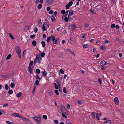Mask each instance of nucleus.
Masks as SVG:
<instances>
[{
  "mask_svg": "<svg viewBox=\"0 0 124 124\" xmlns=\"http://www.w3.org/2000/svg\"><path fill=\"white\" fill-rule=\"evenodd\" d=\"M16 52L17 54L18 57L20 59L21 57V50L19 46H16L15 48Z\"/></svg>",
  "mask_w": 124,
  "mask_h": 124,
  "instance_id": "f257e3e1",
  "label": "nucleus"
},
{
  "mask_svg": "<svg viewBox=\"0 0 124 124\" xmlns=\"http://www.w3.org/2000/svg\"><path fill=\"white\" fill-rule=\"evenodd\" d=\"M41 117L38 116H35L33 118L34 121L38 124H40L41 122Z\"/></svg>",
  "mask_w": 124,
  "mask_h": 124,
  "instance_id": "f03ea898",
  "label": "nucleus"
},
{
  "mask_svg": "<svg viewBox=\"0 0 124 124\" xmlns=\"http://www.w3.org/2000/svg\"><path fill=\"white\" fill-rule=\"evenodd\" d=\"M12 116H13L18 117L19 118H21L22 116L20 114L16 113H13Z\"/></svg>",
  "mask_w": 124,
  "mask_h": 124,
  "instance_id": "7ed1b4c3",
  "label": "nucleus"
},
{
  "mask_svg": "<svg viewBox=\"0 0 124 124\" xmlns=\"http://www.w3.org/2000/svg\"><path fill=\"white\" fill-rule=\"evenodd\" d=\"M23 120L26 122H29V120L26 117H23L22 116H21V118Z\"/></svg>",
  "mask_w": 124,
  "mask_h": 124,
  "instance_id": "20e7f679",
  "label": "nucleus"
},
{
  "mask_svg": "<svg viewBox=\"0 0 124 124\" xmlns=\"http://www.w3.org/2000/svg\"><path fill=\"white\" fill-rule=\"evenodd\" d=\"M114 102L116 104H118L119 103V101L118 98L117 97H116L114 99Z\"/></svg>",
  "mask_w": 124,
  "mask_h": 124,
  "instance_id": "39448f33",
  "label": "nucleus"
},
{
  "mask_svg": "<svg viewBox=\"0 0 124 124\" xmlns=\"http://www.w3.org/2000/svg\"><path fill=\"white\" fill-rule=\"evenodd\" d=\"M68 10H67L66 11V12H65V13L64 14H63L62 15V19H63V18H64V17L66 16H67V15H68Z\"/></svg>",
  "mask_w": 124,
  "mask_h": 124,
  "instance_id": "423d86ee",
  "label": "nucleus"
},
{
  "mask_svg": "<svg viewBox=\"0 0 124 124\" xmlns=\"http://www.w3.org/2000/svg\"><path fill=\"white\" fill-rule=\"evenodd\" d=\"M51 17L52 21V22H55V16L53 15H52Z\"/></svg>",
  "mask_w": 124,
  "mask_h": 124,
  "instance_id": "0eeeda50",
  "label": "nucleus"
},
{
  "mask_svg": "<svg viewBox=\"0 0 124 124\" xmlns=\"http://www.w3.org/2000/svg\"><path fill=\"white\" fill-rule=\"evenodd\" d=\"M28 69L29 73L31 74H32L33 72V71L31 68V67H30V66H29Z\"/></svg>",
  "mask_w": 124,
  "mask_h": 124,
  "instance_id": "6e6552de",
  "label": "nucleus"
},
{
  "mask_svg": "<svg viewBox=\"0 0 124 124\" xmlns=\"http://www.w3.org/2000/svg\"><path fill=\"white\" fill-rule=\"evenodd\" d=\"M59 39V38H58L55 39V40L53 41V43L55 44H57V42H58Z\"/></svg>",
  "mask_w": 124,
  "mask_h": 124,
  "instance_id": "1a4fd4ad",
  "label": "nucleus"
},
{
  "mask_svg": "<svg viewBox=\"0 0 124 124\" xmlns=\"http://www.w3.org/2000/svg\"><path fill=\"white\" fill-rule=\"evenodd\" d=\"M71 26V28L73 30H74L76 27V25L75 24H72Z\"/></svg>",
  "mask_w": 124,
  "mask_h": 124,
  "instance_id": "9d476101",
  "label": "nucleus"
},
{
  "mask_svg": "<svg viewBox=\"0 0 124 124\" xmlns=\"http://www.w3.org/2000/svg\"><path fill=\"white\" fill-rule=\"evenodd\" d=\"M61 106L62 111H63L66 110L63 104H62Z\"/></svg>",
  "mask_w": 124,
  "mask_h": 124,
  "instance_id": "9b49d317",
  "label": "nucleus"
},
{
  "mask_svg": "<svg viewBox=\"0 0 124 124\" xmlns=\"http://www.w3.org/2000/svg\"><path fill=\"white\" fill-rule=\"evenodd\" d=\"M73 14V10H70L69 11V16H71Z\"/></svg>",
  "mask_w": 124,
  "mask_h": 124,
  "instance_id": "f8f14e48",
  "label": "nucleus"
},
{
  "mask_svg": "<svg viewBox=\"0 0 124 124\" xmlns=\"http://www.w3.org/2000/svg\"><path fill=\"white\" fill-rule=\"evenodd\" d=\"M39 21L38 22V23L39 26L41 27L42 25V23L41 22V20L40 19H39Z\"/></svg>",
  "mask_w": 124,
  "mask_h": 124,
  "instance_id": "ddd939ff",
  "label": "nucleus"
},
{
  "mask_svg": "<svg viewBox=\"0 0 124 124\" xmlns=\"http://www.w3.org/2000/svg\"><path fill=\"white\" fill-rule=\"evenodd\" d=\"M83 46L84 48H87L89 47V45L88 44L83 45Z\"/></svg>",
  "mask_w": 124,
  "mask_h": 124,
  "instance_id": "4468645a",
  "label": "nucleus"
},
{
  "mask_svg": "<svg viewBox=\"0 0 124 124\" xmlns=\"http://www.w3.org/2000/svg\"><path fill=\"white\" fill-rule=\"evenodd\" d=\"M57 108L58 112L59 113H61L62 112V110L61 109V106H58Z\"/></svg>",
  "mask_w": 124,
  "mask_h": 124,
  "instance_id": "2eb2a0df",
  "label": "nucleus"
},
{
  "mask_svg": "<svg viewBox=\"0 0 124 124\" xmlns=\"http://www.w3.org/2000/svg\"><path fill=\"white\" fill-rule=\"evenodd\" d=\"M111 122L109 120H107L104 122V124H110Z\"/></svg>",
  "mask_w": 124,
  "mask_h": 124,
  "instance_id": "dca6fc26",
  "label": "nucleus"
},
{
  "mask_svg": "<svg viewBox=\"0 0 124 124\" xmlns=\"http://www.w3.org/2000/svg\"><path fill=\"white\" fill-rule=\"evenodd\" d=\"M53 1V0H47V1L48 4H52Z\"/></svg>",
  "mask_w": 124,
  "mask_h": 124,
  "instance_id": "f3484780",
  "label": "nucleus"
},
{
  "mask_svg": "<svg viewBox=\"0 0 124 124\" xmlns=\"http://www.w3.org/2000/svg\"><path fill=\"white\" fill-rule=\"evenodd\" d=\"M106 63L105 61H102L100 63V64L101 65H103L106 64Z\"/></svg>",
  "mask_w": 124,
  "mask_h": 124,
  "instance_id": "a211bd4d",
  "label": "nucleus"
},
{
  "mask_svg": "<svg viewBox=\"0 0 124 124\" xmlns=\"http://www.w3.org/2000/svg\"><path fill=\"white\" fill-rule=\"evenodd\" d=\"M105 46H102L100 47V49L101 50H103L105 48Z\"/></svg>",
  "mask_w": 124,
  "mask_h": 124,
  "instance_id": "6ab92c4d",
  "label": "nucleus"
},
{
  "mask_svg": "<svg viewBox=\"0 0 124 124\" xmlns=\"http://www.w3.org/2000/svg\"><path fill=\"white\" fill-rule=\"evenodd\" d=\"M51 38V37L50 36L47 37L46 40L47 42L48 43L49 42Z\"/></svg>",
  "mask_w": 124,
  "mask_h": 124,
  "instance_id": "aec40b11",
  "label": "nucleus"
},
{
  "mask_svg": "<svg viewBox=\"0 0 124 124\" xmlns=\"http://www.w3.org/2000/svg\"><path fill=\"white\" fill-rule=\"evenodd\" d=\"M41 44L42 45V46L43 47H44L45 46V42L44 41H42L41 42Z\"/></svg>",
  "mask_w": 124,
  "mask_h": 124,
  "instance_id": "412c9836",
  "label": "nucleus"
},
{
  "mask_svg": "<svg viewBox=\"0 0 124 124\" xmlns=\"http://www.w3.org/2000/svg\"><path fill=\"white\" fill-rule=\"evenodd\" d=\"M40 54L38 55H37L36 56V58H37V60L40 59V60L42 59L40 57Z\"/></svg>",
  "mask_w": 124,
  "mask_h": 124,
  "instance_id": "4be33fe9",
  "label": "nucleus"
},
{
  "mask_svg": "<svg viewBox=\"0 0 124 124\" xmlns=\"http://www.w3.org/2000/svg\"><path fill=\"white\" fill-rule=\"evenodd\" d=\"M32 44L34 46H35L36 45V41L35 40H33L32 42Z\"/></svg>",
  "mask_w": 124,
  "mask_h": 124,
  "instance_id": "5701e85b",
  "label": "nucleus"
},
{
  "mask_svg": "<svg viewBox=\"0 0 124 124\" xmlns=\"http://www.w3.org/2000/svg\"><path fill=\"white\" fill-rule=\"evenodd\" d=\"M6 122L7 124H15L14 122H11L8 121H7Z\"/></svg>",
  "mask_w": 124,
  "mask_h": 124,
  "instance_id": "b1692460",
  "label": "nucleus"
},
{
  "mask_svg": "<svg viewBox=\"0 0 124 124\" xmlns=\"http://www.w3.org/2000/svg\"><path fill=\"white\" fill-rule=\"evenodd\" d=\"M22 94V93H19L16 95V96L17 97L19 98L21 96Z\"/></svg>",
  "mask_w": 124,
  "mask_h": 124,
  "instance_id": "393cba45",
  "label": "nucleus"
},
{
  "mask_svg": "<svg viewBox=\"0 0 124 124\" xmlns=\"http://www.w3.org/2000/svg\"><path fill=\"white\" fill-rule=\"evenodd\" d=\"M11 54H9L8 55V56H7L6 58V59L7 60H8L10 58H11Z\"/></svg>",
  "mask_w": 124,
  "mask_h": 124,
  "instance_id": "a878e982",
  "label": "nucleus"
},
{
  "mask_svg": "<svg viewBox=\"0 0 124 124\" xmlns=\"http://www.w3.org/2000/svg\"><path fill=\"white\" fill-rule=\"evenodd\" d=\"M42 5L41 4H39L37 6V8L39 9H40L41 8Z\"/></svg>",
  "mask_w": 124,
  "mask_h": 124,
  "instance_id": "bb28decb",
  "label": "nucleus"
},
{
  "mask_svg": "<svg viewBox=\"0 0 124 124\" xmlns=\"http://www.w3.org/2000/svg\"><path fill=\"white\" fill-rule=\"evenodd\" d=\"M35 78L37 79L40 80L41 79V78L39 77L38 74H36Z\"/></svg>",
  "mask_w": 124,
  "mask_h": 124,
  "instance_id": "cd10ccee",
  "label": "nucleus"
},
{
  "mask_svg": "<svg viewBox=\"0 0 124 124\" xmlns=\"http://www.w3.org/2000/svg\"><path fill=\"white\" fill-rule=\"evenodd\" d=\"M54 85H55V88L56 89H57L58 88V85L56 83H54Z\"/></svg>",
  "mask_w": 124,
  "mask_h": 124,
  "instance_id": "c85d7f7f",
  "label": "nucleus"
},
{
  "mask_svg": "<svg viewBox=\"0 0 124 124\" xmlns=\"http://www.w3.org/2000/svg\"><path fill=\"white\" fill-rule=\"evenodd\" d=\"M15 85L14 83H11L10 84V87L11 88H13L14 87Z\"/></svg>",
  "mask_w": 124,
  "mask_h": 124,
  "instance_id": "c756f323",
  "label": "nucleus"
},
{
  "mask_svg": "<svg viewBox=\"0 0 124 124\" xmlns=\"http://www.w3.org/2000/svg\"><path fill=\"white\" fill-rule=\"evenodd\" d=\"M42 73L43 75L44 76H46L47 74V73L45 71H42Z\"/></svg>",
  "mask_w": 124,
  "mask_h": 124,
  "instance_id": "7c9ffc66",
  "label": "nucleus"
},
{
  "mask_svg": "<svg viewBox=\"0 0 124 124\" xmlns=\"http://www.w3.org/2000/svg\"><path fill=\"white\" fill-rule=\"evenodd\" d=\"M91 115L92 117L94 118L95 116V112H92L91 114Z\"/></svg>",
  "mask_w": 124,
  "mask_h": 124,
  "instance_id": "2f4dec72",
  "label": "nucleus"
},
{
  "mask_svg": "<svg viewBox=\"0 0 124 124\" xmlns=\"http://www.w3.org/2000/svg\"><path fill=\"white\" fill-rule=\"evenodd\" d=\"M62 111L63 112V113H64V114H65L66 115H68L69 114L66 110H65L63 111Z\"/></svg>",
  "mask_w": 124,
  "mask_h": 124,
  "instance_id": "473e14b6",
  "label": "nucleus"
},
{
  "mask_svg": "<svg viewBox=\"0 0 124 124\" xmlns=\"http://www.w3.org/2000/svg\"><path fill=\"white\" fill-rule=\"evenodd\" d=\"M5 88L6 90H7L8 89L9 87L8 86L7 84H6L5 85Z\"/></svg>",
  "mask_w": 124,
  "mask_h": 124,
  "instance_id": "72a5a7b5",
  "label": "nucleus"
},
{
  "mask_svg": "<svg viewBox=\"0 0 124 124\" xmlns=\"http://www.w3.org/2000/svg\"><path fill=\"white\" fill-rule=\"evenodd\" d=\"M51 37L52 39V41H54L55 39L54 36L53 35H52Z\"/></svg>",
  "mask_w": 124,
  "mask_h": 124,
  "instance_id": "f704fd0d",
  "label": "nucleus"
},
{
  "mask_svg": "<svg viewBox=\"0 0 124 124\" xmlns=\"http://www.w3.org/2000/svg\"><path fill=\"white\" fill-rule=\"evenodd\" d=\"M53 94V91L52 90H51V91L49 92L48 95L49 96H51Z\"/></svg>",
  "mask_w": 124,
  "mask_h": 124,
  "instance_id": "c9c22d12",
  "label": "nucleus"
},
{
  "mask_svg": "<svg viewBox=\"0 0 124 124\" xmlns=\"http://www.w3.org/2000/svg\"><path fill=\"white\" fill-rule=\"evenodd\" d=\"M71 16H69V15L68 16V19L69 21H71V20L72 19V18L71 17Z\"/></svg>",
  "mask_w": 124,
  "mask_h": 124,
  "instance_id": "e433bc0d",
  "label": "nucleus"
},
{
  "mask_svg": "<svg viewBox=\"0 0 124 124\" xmlns=\"http://www.w3.org/2000/svg\"><path fill=\"white\" fill-rule=\"evenodd\" d=\"M36 72L37 74H39L40 73V70L39 69H37L36 70Z\"/></svg>",
  "mask_w": 124,
  "mask_h": 124,
  "instance_id": "4c0bfd02",
  "label": "nucleus"
},
{
  "mask_svg": "<svg viewBox=\"0 0 124 124\" xmlns=\"http://www.w3.org/2000/svg\"><path fill=\"white\" fill-rule=\"evenodd\" d=\"M33 62H34L33 61H32L31 62H30L29 66H30V67H31V66L33 65Z\"/></svg>",
  "mask_w": 124,
  "mask_h": 124,
  "instance_id": "58836bf2",
  "label": "nucleus"
},
{
  "mask_svg": "<svg viewBox=\"0 0 124 124\" xmlns=\"http://www.w3.org/2000/svg\"><path fill=\"white\" fill-rule=\"evenodd\" d=\"M8 34H9V35L11 38L12 39H14V38L11 34L9 33H8Z\"/></svg>",
  "mask_w": 124,
  "mask_h": 124,
  "instance_id": "ea45409f",
  "label": "nucleus"
},
{
  "mask_svg": "<svg viewBox=\"0 0 124 124\" xmlns=\"http://www.w3.org/2000/svg\"><path fill=\"white\" fill-rule=\"evenodd\" d=\"M45 53H44V52H43L42 53H41V56L42 57H44V56L45 55Z\"/></svg>",
  "mask_w": 124,
  "mask_h": 124,
  "instance_id": "a19ab883",
  "label": "nucleus"
},
{
  "mask_svg": "<svg viewBox=\"0 0 124 124\" xmlns=\"http://www.w3.org/2000/svg\"><path fill=\"white\" fill-rule=\"evenodd\" d=\"M68 52L70 54H73V55H75V54L74 52L71 51L70 50H69V49H68Z\"/></svg>",
  "mask_w": 124,
  "mask_h": 124,
  "instance_id": "79ce46f5",
  "label": "nucleus"
},
{
  "mask_svg": "<svg viewBox=\"0 0 124 124\" xmlns=\"http://www.w3.org/2000/svg\"><path fill=\"white\" fill-rule=\"evenodd\" d=\"M39 83V81L38 80H37L35 81V84L36 85H38Z\"/></svg>",
  "mask_w": 124,
  "mask_h": 124,
  "instance_id": "37998d69",
  "label": "nucleus"
},
{
  "mask_svg": "<svg viewBox=\"0 0 124 124\" xmlns=\"http://www.w3.org/2000/svg\"><path fill=\"white\" fill-rule=\"evenodd\" d=\"M8 93L9 94H11L13 93V91L12 90H10L8 91Z\"/></svg>",
  "mask_w": 124,
  "mask_h": 124,
  "instance_id": "c03bdc74",
  "label": "nucleus"
},
{
  "mask_svg": "<svg viewBox=\"0 0 124 124\" xmlns=\"http://www.w3.org/2000/svg\"><path fill=\"white\" fill-rule=\"evenodd\" d=\"M63 92L64 93H67V91L66 88L65 87H64L63 88Z\"/></svg>",
  "mask_w": 124,
  "mask_h": 124,
  "instance_id": "a18cd8bd",
  "label": "nucleus"
},
{
  "mask_svg": "<svg viewBox=\"0 0 124 124\" xmlns=\"http://www.w3.org/2000/svg\"><path fill=\"white\" fill-rule=\"evenodd\" d=\"M60 71L62 74H64V72L62 69H60Z\"/></svg>",
  "mask_w": 124,
  "mask_h": 124,
  "instance_id": "49530a36",
  "label": "nucleus"
},
{
  "mask_svg": "<svg viewBox=\"0 0 124 124\" xmlns=\"http://www.w3.org/2000/svg\"><path fill=\"white\" fill-rule=\"evenodd\" d=\"M55 92L56 93L57 95H59V93L58 91L57 90H56L55 91Z\"/></svg>",
  "mask_w": 124,
  "mask_h": 124,
  "instance_id": "de8ad7c7",
  "label": "nucleus"
},
{
  "mask_svg": "<svg viewBox=\"0 0 124 124\" xmlns=\"http://www.w3.org/2000/svg\"><path fill=\"white\" fill-rule=\"evenodd\" d=\"M26 49H25L23 52V56L25 54H26Z\"/></svg>",
  "mask_w": 124,
  "mask_h": 124,
  "instance_id": "09e8293b",
  "label": "nucleus"
},
{
  "mask_svg": "<svg viewBox=\"0 0 124 124\" xmlns=\"http://www.w3.org/2000/svg\"><path fill=\"white\" fill-rule=\"evenodd\" d=\"M42 117L45 119H46L47 118V117L46 115H44Z\"/></svg>",
  "mask_w": 124,
  "mask_h": 124,
  "instance_id": "8fccbe9b",
  "label": "nucleus"
},
{
  "mask_svg": "<svg viewBox=\"0 0 124 124\" xmlns=\"http://www.w3.org/2000/svg\"><path fill=\"white\" fill-rule=\"evenodd\" d=\"M38 31V29L36 27L34 28V31L35 33H36Z\"/></svg>",
  "mask_w": 124,
  "mask_h": 124,
  "instance_id": "3c124183",
  "label": "nucleus"
},
{
  "mask_svg": "<svg viewBox=\"0 0 124 124\" xmlns=\"http://www.w3.org/2000/svg\"><path fill=\"white\" fill-rule=\"evenodd\" d=\"M90 12L92 13H93V14H95L96 13H95V11H94L93 10V9H91L90 10Z\"/></svg>",
  "mask_w": 124,
  "mask_h": 124,
  "instance_id": "603ef678",
  "label": "nucleus"
},
{
  "mask_svg": "<svg viewBox=\"0 0 124 124\" xmlns=\"http://www.w3.org/2000/svg\"><path fill=\"white\" fill-rule=\"evenodd\" d=\"M73 2L72 1H70L69 2L68 5H69V6H71L73 4Z\"/></svg>",
  "mask_w": 124,
  "mask_h": 124,
  "instance_id": "864d4df0",
  "label": "nucleus"
},
{
  "mask_svg": "<svg viewBox=\"0 0 124 124\" xmlns=\"http://www.w3.org/2000/svg\"><path fill=\"white\" fill-rule=\"evenodd\" d=\"M35 36V35L34 34H33V35H31L30 36V38L31 39H33L34 38Z\"/></svg>",
  "mask_w": 124,
  "mask_h": 124,
  "instance_id": "5fc2aeb1",
  "label": "nucleus"
},
{
  "mask_svg": "<svg viewBox=\"0 0 124 124\" xmlns=\"http://www.w3.org/2000/svg\"><path fill=\"white\" fill-rule=\"evenodd\" d=\"M54 12V11L52 10H51L50 11H49V13L50 14H53Z\"/></svg>",
  "mask_w": 124,
  "mask_h": 124,
  "instance_id": "6e6d98bb",
  "label": "nucleus"
},
{
  "mask_svg": "<svg viewBox=\"0 0 124 124\" xmlns=\"http://www.w3.org/2000/svg\"><path fill=\"white\" fill-rule=\"evenodd\" d=\"M65 12V10L64 9L62 10L61 11V13L62 14H64Z\"/></svg>",
  "mask_w": 124,
  "mask_h": 124,
  "instance_id": "4d7b16f0",
  "label": "nucleus"
},
{
  "mask_svg": "<svg viewBox=\"0 0 124 124\" xmlns=\"http://www.w3.org/2000/svg\"><path fill=\"white\" fill-rule=\"evenodd\" d=\"M78 103L79 104H81L82 103V101L81 100H79L78 101Z\"/></svg>",
  "mask_w": 124,
  "mask_h": 124,
  "instance_id": "13d9d810",
  "label": "nucleus"
},
{
  "mask_svg": "<svg viewBox=\"0 0 124 124\" xmlns=\"http://www.w3.org/2000/svg\"><path fill=\"white\" fill-rule=\"evenodd\" d=\"M57 12L56 11H55L53 15L54 16L56 17V15L57 14Z\"/></svg>",
  "mask_w": 124,
  "mask_h": 124,
  "instance_id": "bf43d9fd",
  "label": "nucleus"
},
{
  "mask_svg": "<svg viewBox=\"0 0 124 124\" xmlns=\"http://www.w3.org/2000/svg\"><path fill=\"white\" fill-rule=\"evenodd\" d=\"M98 81L99 82L100 84V85L101 84L102 80L100 78H99L98 79Z\"/></svg>",
  "mask_w": 124,
  "mask_h": 124,
  "instance_id": "052dcab7",
  "label": "nucleus"
},
{
  "mask_svg": "<svg viewBox=\"0 0 124 124\" xmlns=\"http://www.w3.org/2000/svg\"><path fill=\"white\" fill-rule=\"evenodd\" d=\"M106 68V67L104 65H103L101 67V69L102 70H103L105 69Z\"/></svg>",
  "mask_w": 124,
  "mask_h": 124,
  "instance_id": "680f3d73",
  "label": "nucleus"
},
{
  "mask_svg": "<svg viewBox=\"0 0 124 124\" xmlns=\"http://www.w3.org/2000/svg\"><path fill=\"white\" fill-rule=\"evenodd\" d=\"M115 26V25L114 24H112L111 25V27L112 28H114Z\"/></svg>",
  "mask_w": 124,
  "mask_h": 124,
  "instance_id": "e2e57ef3",
  "label": "nucleus"
},
{
  "mask_svg": "<svg viewBox=\"0 0 124 124\" xmlns=\"http://www.w3.org/2000/svg\"><path fill=\"white\" fill-rule=\"evenodd\" d=\"M45 27L46 26H43L42 29L44 31H45L46 30V28Z\"/></svg>",
  "mask_w": 124,
  "mask_h": 124,
  "instance_id": "0e129e2a",
  "label": "nucleus"
},
{
  "mask_svg": "<svg viewBox=\"0 0 124 124\" xmlns=\"http://www.w3.org/2000/svg\"><path fill=\"white\" fill-rule=\"evenodd\" d=\"M63 116V117L65 118H67V116H66L64 114H63L62 113L61 114Z\"/></svg>",
  "mask_w": 124,
  "mask_h": 124,
  "instance_id": "69168bd1",
  "label": "nucleus"
},
{
  "mask_svg": "<svg viewBox=\"0 0 124 124\" xmlns=\"http://www.w3.org/2000/svg\"><path fill=\"white\" fill-rule=\"evenodd\" d=\"M54 123L55 124H58V121L57 120H55L54 121Z\"/></svg>",
  "mask_w": 124,
  "mask_h": 124,
  "instance_id": "338daca9",
  "label": "nucleus"
},
{
  "mask_svg": "<svg viewBox=\"0 0 124 124\" xmlns=\"http://www.w3.org/2000/svg\"><path fill=\"white\" fill-rule=\"evenodd\" d=\"M68 19L67 17H66L64 18V20L66 22H68Z\"/></svg>",
  "mask_w": 124,
  "mask_h": 124,
  "instance_id": "774afa93",
  "label": "nucleus"
}]
</instances>
